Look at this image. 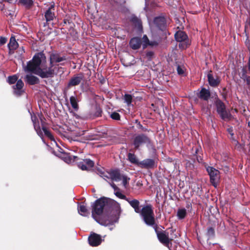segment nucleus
Returning a JSON list of instances; mask_svg holds the SVG:
<instances>
[{
  "label": "nucleus",
  "instance_id": "nucleus-1",
  "mask_svg": "<svg viewBox=\"0 0 250 250\" xmlns=\"http://www.w3.org/2000/svg\"><path fill=\"white\" fill-rule=\"evenodd\" d=\"M65 59L58 54H52L50 56V62H46V57L42 53L36 54L32 60L29 61L23 69L26 72H31L42 78L52 77L56 75L59 69L57 63L62 62Z\"/></svg>",
  "mask_w": 250,
  "mask_h": 250
},
{
  "label": "nucleus",
  "instance_id": "nucleus-2",
  "mask_svg": "<svg viewBox=\"0 0 250 250\" xmlns=\"http://www.w3.org/2000/svg\"><path fill=\"white\" fill-rule=\"evenodd\" d=\"M114 206L116 208V213L108 216V218L105 219L101 216L104 210L108 206L107 199L101 198L96 200L92 208V216L93 218L96 222L103 226H107L116 223L119 219L121 209L118 203L115 202Z\"/></svg>",
  "mask_w": 250,
  "mask_h": 250
},
{
  "label": "nucleus",
  "instance_id": "nucleus-3",
  "mask_svg": "<svg viewBox=\"0 0 250 250\" xmlns=\"http://www.w3.org/2000/svg\"><path fill=\"white\" fill-rule=\"evenodd\" d=\"M130 205L134 209L136 213H140L143 217L145 223L148 225L153 226L155 224V218L153 210L150 206H146L143 207L141 210L139 208V202L138 200L133 199L129 200L126 199Z\"/></svg>",
  "mask_w": 250,
  "mask_h": 250
},
{
  "label": "nucleus",
  "instance_id": "nucleus-4",
  "mask_svg": "<svg viewBox=\"0 0 250 250\" xmlns=\"http://www.w3.org/2000/svg\"><path fill=\"white\" fill-rule=\"evenodd\" d=\"M98 174L105 180L111 179L112 181L118 182L122 180V183L125 188H126L129 178L124 175L120 174L119 171L117 170H114L110 172L103 171L101 169H97Z\"/></svg>",
  "mask_w": 250,
  "mask_h": 250
},
{
  "label": "nucleus",
  "instance_id": "nucleus-5",
  "mask_svg": "<svg viewBox=\"0 0 250 250\" xmlns=\"http://www.w3.org/2000/svg\"><path fill=\"white\" fill-rule=\"evenodd\" d=\"M31 120L33 123L35 130H36L37 134L41 138L43 143H45L44 140L43 138V134L44 133L45 136H46L50 140L53 141L54 143L57 145V143L55 142L53 135L49 131V130H48L45 126L43 122V119L42 118V117H40V120L42 123V129L39 125V123L38 121V119L36 116H33L31 115Z\"/></svg>",
  "mask_w": 250,
  "mask_h": 250
},
{
  "label": "nucleus",
  "instance_id": "nucleus-6",
  "mask_svg": "<svg viewBox=\"0 0 250 250\" xmlns=\"http://www.w3.org/2000/svg\"><path fill=\"white\" fill-rule=\"evenodd\" d=\"M175 40L179 42V46L182 49H185L189 45V41L188 36L182 31H177L175 34Z\"/></svg>",
  "mask_w": 250,
  "mask_h": 250
},
{
  "label": "nucleus",
  "instance_id": "nucleus-7",
  "mask_svg": "<svg viewBox=\"0 0 250 250\" xmlns=\"http://www.w3.org/2000/svg\"><path fill=\"white\" fill-rule=\"evenodd\" d=\"M216 106L217 112L223 120H229L231 118V115L229 111L226 110L223 103L220 100L217 101Z\"/></svg>",
  "mask_w": 250,
  "mask_h": 250
},
{
  "label": "nucleus",
  "instance_id": "nucleus-8",
  "mask_svg": "<svg viewBox=\"0 0 250 250\" xmlns=\"http://www.w3.org/2000/svg\"><path fill=\"white\" fill-rule=\"evenodd\" d=\"M207 170L210 176L211 183L215 187H216L219 180V171L211 167H207Z\"/></svg>",
  "mask_w": 250,
  "mask_h": 250
},
{
  "label": "nucleus",
  "instance_id": "nucleus-9",
  "mask_svg": "<svg viewBox=\"0 0 250 250\" xmlns=\"http://www.w3.org/2000/svg\"><path fill=\"white\" fill-rule=\"evenodd\" d=\"M150 143V141L149 138L144 135H141L136 136L134 141V145L136 148H138L143 144H146L148 145Z\"/></svg>",
  "mask_w": 250,
  "mask_h": 250
},
{
  "label": "nucleus",
  "instance_id": "nucleus-10",
  "mask_svg": "<svg viewBox=\"0 0 250 250\" xmlns=\"http://www.w3.org/2000/svg\"><path fill=\"white\" fill-rule=\"evenodd\" d=\"M155 231L160 242L166 246H168L170 241L168 237V233L165 231H159L156 229Z\"/></svg>",
  "mask_w": 250,
  "mask_h": 250
},
{
  "label": "nucleus",
  "instance_id": "nucleus-11",
  "mask_svg": "<svg viewBox=\"0 0 250 250\" xmlns=\"http://www.w3.org/2000/svg\"><path fill=\"white\" fill-rule=\"evenodd\" d=\"M138 166L141 168H152L156 166V162L151 159H146L138 163Z\"/></svg>",
  "mask_w": 250,
  "mask_h": 250
},
{
  "label": "nucleus",
  "instance_id": "nucleus-12",
  "mask_svg": "<svg viewBox=\"0 0 250 250\" xmlns=\"http://www.w3.org/2000/svg\"><path fill=\"white\" fill-rule=\"evenodd\" d=\"M88 242L90 246H97L102 242V238L100 235L93 233L88 237Z\"/></svg>",
  "mask_w": 250,
  "mask_h": 250
},
{
  "label": "nucleus",
  "instance_id": "nucleus-13",
  "mask_svg": "<svg viewBox=\"0 0 250 250\" xmlns=\"http://www.w3.org/2000/svg\"><path fill=\"white\" fill-rule=\"evenodd\" d=\"M94 165V163L92 160L85 159L78 164V167L83 170H88L93 167Z\"/></svg>",
  "mask_w": 250,
  "mask_h": 250
},
{
  "label": "nucleus",
  "instance_id": "nucleus-14",
  "mask_svg": "<svg viewBox=\"0 0 250 250\" xmlns=\"http://www.w3.org/2000/svg\"><path fill=\"white\" fill-rule=\"evenodd\" d=\"M24 83L21 80H19L17 82L15 85L13 86L14 93L17 96L21 95L23 92L22 89Z\"/></svg>",
  "mask_w": 250,
  "mask_h": 250
},
{
  "label": "nucleus",
  "instance_id": "nucleus-15",
  "mask_svg": "<svg viewBox=\"0 0 250 250\" xmlns=\"http://www.w3.org/2000/svg\"><path fill=\"white\" fill-rule=\"evenodd\" d=\"M154 23L160 30H163L166 25L165 19L163 17H156L154 19Z\"/></svg>",
  "mask_w": 250,
  "mask_h": 250
},
{
  "label": "nucleus",
  "instance_id": "nucleus-16",
  "mask_svg": "<svg viewBox=\"0 0 250 250\" xmlns=\"http://www.w3.org/2000/svg\"><path fill=\"white\" fill-rule=\"evenodd\" d=\"M83 79V76L81 74L72 77L69 81L68 86H74L77 85L80 83L82 80Z\"/></svg>",
  "mask_w": 250,
  "mask_h": 250
},
{
  "label": "nucleus",
  "instance_id": "nucleus-17",
  "mask_svg": "<svg viewBox=\"0 0 250 250\" xmlns=\"http://www.w3.org/2000/svg\"><path fill=\"white\" fill-rule=\"evenodd\" d=\"M141 41L139 38H132L130 41V47L133 49H137L141 46Z\"/></svg>",
  "mask_w": 250,
  "mask_h": 250
},
{
  "label": "nucleus",
  "instance_id": "nucleus-18",
  "mask_svg": "<svg viewBox=\"0 0 250 250\" xmlns=\"http://www.w3.org/2000/svg\"><path fill=\"white\" fill-rule=\"evenodd\" d=\"M26 82L30 84H35L38 83L39 82V79L31 74H27L25 77Z\"/></svg>",
  "mask_w": 250,
  "mask_h": 250
},
{
  "label": "nucleus",
  "instance_id": "nucleus-19",
  "mask_svg": "<svg viewBox=\"0 0 250 250\" xmlns=\"http://www.w3.org/2000/svg\"><path fill=\"white\" fill-rule=\"evenodd\" d=\"M210 96V93L209 91L205 88H202L199 94V97L205 101L208 100Z\"/></svg>",
  "mask_w": 250,
  "mask_h": 250
},
{
  "label": "nucleus",
  "instance_id": "nucleus-20",
  "mask_svg": "<svg viewBox=\"0 0 250 250\" xmlns=\"http://www.w3.org/2000/svg\"><path fill=\"white\" fill-rule=\"evenodd\" d=\"M79 101L77 96H72L70 98V102L72 108L75 111H78L79 109V105L78 104Z\"/></svg>",
  "mask_w": 250,
  "mask_h": 250
},
{
  "label": "nucleus",
  "instance_id": "nucleus-21",
  "mask_svg": "<svg viewBox=\"0 0 250 250\" xmlns=\"http://www.w3.org/2000/svg\"><path fill=\"white\" fill-rule=\"evenodd\" d=\"M208 79L209 84L212 86H217L220 82V80L217 77L214 78L210 74L208 75Z\"/></svg>",
  "mask_w": 250,
  "mask_h": 250
},
{
  "label": "nucleus",
  "instance_id": "nucleus-22",
  "mask_svg": "<svg viewBox=\"0 0 250 250\" xmlns=\"http://www.w3.org/2000/svg\"><path fill=\"white\" fill-rule=\"evenodd\" d=\"M8 45L10 50H15L18 48V43L17 42L15 37H11L9 43H8Z\"/></svg>",
  "mask_w": 250,
  "mask_h": 250
},
{
  "label": "nucleus",
  "instance_id": "nucleus-23",
  "mask_svg": "<svg viewBox=\"0 0 250 250\" xmlns=\"http://www.w3.org/2000/svg\"><path fill=\"white\" fill-rule=\"evenodd\" d=\"M53 7L54 5H52L51 7H50L45 13V17L47 21H50L54 18V14L53 12L51 11V8Z\"/></svg>",
  "mask_w": 250,
  "mask_h": 250
},
{
  "label": "nucleus",
  "instance_id": "nucleus-24",
  "mask_svg": "<svg viewBox=\"0 0 250 250\" xmlns=\"http://www.w3.org/2000/svg\"><path fill=\"white\" fill-rule=\"evenodd\" d=\"M78 210L80 214L86 216L88 214L86 207L84 205H81L78 207Z\"/></svg>",
  "mask_w": 250,
  "mask_h": 250
},
{
  "label": "nucleus",
  "instance_id": "nucleus-25",
  "mask_svg": "<svg viewBox=\"0 0 250 250\" xmlns=\"http://www.w3.org/2000/svg\"><path fill=\"white\" fill-rule=\"evenodd\" d=\"M77 158L78 157L77 156H73L72 157L68 154H65L63 157L64 161L68 164L74 162Z\"/></svg>",
  "mask_w": 250,
  "mask_h": 250
},
{
  "label": "nucleus",
  "instance_id": "nucleus-26",
  "mask_svg": "<svg viewBox=\"0 0 250 250\" xmlns=\"http://www.w3.org/2000/svg\"><path fill=\"white\" fill-rule=\"evenodd\" d=\"M142 42H141V44L142 43L143 47L144 48H146L148 45H152V43H150L148 39L147 38L146 35H144L142 39Z\"/></svg>",
  "mask_w": 250,
  "mask_h": 250
},
{
  "label": "nucleus",
  "instance_id": "nucleus-27",
  "mask_svg": "<svg viewBox=\"0 0 250 250\" xmlns=\"http://www.w3.org/2000/svg\"><path fill=\"white\" fill-rule=\"evenodd\" d=\"M187 214V211L185 208L179 209L177 211V216L179 219H182L185 218Z\"/></svg>",
  "mask_w": 250,
  "mask_h": 250
},
{
  "label": "nucleus",
  "instance_id": "nucleus-28",
  "mask_svg": "<svg viewBox=\"0 0 250 250\" xmlns=\"http://www.w3.org/2000/svg\"><path fill=\"white\" fill-rule=\"evenodd\" d=\"M128 158L131 163L137 164L138 166V163L139 162H138L137 159L134 154L129 153L128 155Z\"/></svg>",
  "mask_w": 250,
  "mask_h": 250
},
{
  "label": "nucleus",
  "instance_id": "nucleus-29",
  "mask_svg": "<svg viewBox=\"0 0 250 250\" xmlns=\"http://www.w3.org/2000/svg\"><path fill=\"white\" fill-rule=\"evenodd\" d=\"M20 2L28 8L31 7L33 3V0H20Z\"/></svg>",
  "mask_w": 250,
  "mask_h": 250
},
{
  "label": "nucleus",
  "instance_id": "nucleus-30",
  "mask_svg": "<svg viewBox=\"0 0 250 250\" xmlns=\"http://www.w3.org/2000/svg\"><path fill=\"white\" fill-rule=\"evenodd\" d=\"M132 21L135 23V26L138 27L139 30H142V22L141 21L136 17L133 18Z\"/></svg>",
  "mask_w": 250,
  "mask_h": 250
},
{
  "label": "nucleus",
  "instance_id": "nucleus-31",
  "mask_svg": "<svg viewBox=\"0 0 250 250\" xmlns=\"http://www.w3.org/2000/svg\"><path fill=\"white\" fill-rule=\"evenodd\" d=\"M124 100L127 104L129 105L132 102V96L130 94H125L124 96Z\"/></svg>",
  "mask_w": 250,
  "mask_h": 250
},
{
  "label": "nucleus",
  "instance_id": "nucleus-32",
  "mask_svg": "<svg viewBox=\"0 0 250 250\" xmlns=\"http://www.w3.org/2000/svg\"><path fill=\"white\" fill-rule=\"evenodd\" d=\"M18 80V77L16 75H13L12 76H9L8 78L7 81L10 84H13L15 82H16Z\"/></svg>",
  "mask_w": 250,
  "mask_h": 250
},
{
  "label": "nucleus",
  "instance_id": "nucleus-33",
  "mask_svg": "<svg viewBox=\"0 0 250 250\" xmlns=\"http://www.w3.org/2000/svg\"><path fill=\"white\" fill-rule=\"evenodd\" d=\"M110 117H111V118L112 119H114V120H119L120 118V114L118 113H117V112H113V113H112L111 114Z\"/></svg>",
  "mask_w": 250,
  "mask_h": 250
},
{
  "label": "nucleus",
  "instance_id": "nucleus-34",
  "mask_svg": "<svg viewBox=\"0 0 250 250\" xmlns=\"http://www.w3.org/2000/svg\"><path fill=\"white\" fill-rule=\"evenodd\" d=\"M115 194L116 195V196H117L118 197H119L120 199H125V200L127 199L126 198V197L125 195H124L121 192H120L118 191H115Z\"/></svg>",
  "mask_w": 250,
  "mask_h": 250
},
{
  "label": "nucleus",
  "instance_id": "nucleus-35",
  "mask_svg": "<svg viewBox=\"0 0 250 250\" xmlns=\"http://www.w3.org/2000/svg\"><path fill=\"white\" fill-rule=\"evenodd\" d=\"M214 234V229L212 228H209L208 229L207 235L209 236H213Z\"/></svg>",
  "mask_w": 250,
  "mask_h": 250
},
{
  "label": "nucleus",
  "instance_id": "nucleus-36",
  "mask_svg": "<svg viewBox=\"0 0 250 250\" xmlns=\"http://www.w3.org/2000/svg\"><path fill=\"white\" fill-rule=\"evenodd\" d=\"M177 70L178 74L179 75H183L184 74V70L183 68L181 67L180 66H178L177 68Z\"/></svg>",
  "mask_w": 250,
  "mask_h": 250
},
{
  "label": "nucleus",
  "instance_id": "nucleus-37",
  "mask_svg": "<svg viewBox=\"0 0 250 250\" xmlns=\"http://www.w3.org/2000/svg\"><path fill=\"white\" fill-rule=\"evenodd\" d=\"M6 42V39L3 37H0V44H3Z\"/></svg>",
  "mask_w": 250,
  "mask_h": 250
},
{
  "label": "nucleus",
  "instance_id": "nucleus-38",
  "mask_svg": "<svg viewBox=\"0 0 250 250\" xmlns=\"http://www.w3.org/2000/svg\"><path fill=\"white\" fill-rule=\"evenodd\" d=\"M110 185L114 189L115 191H116V190L118 189V188L116 187V186L114 183H111Z\"/></svg>",
  "mask_w": 250,
  "mask_h": 250
},
{
  "label": "nucleus",
  "instance_id": "nucleus-39",
  "mask_svg": "<svg viewBox=\"0 0 250 250\" xmlns=\"http://www.w3.org/2000/svg\"><path fill=\"white\" fill-rule=\"evenodd\" d=\"M96 108L98 109V112L96 114V116H99V115L101 113V110H100V109L99 108H98L97 106L96 107Z\"/></svg>",
  "mask_w": 250,
  "mask_h": 250
},
{
  "label": "nucleus",
  "instance_id": "nucleus-40",
  "mask_svg": "<svg viewBox=\"0 0 250 250\" xmlns=\"http://www.w3.org/2000/svg\"><path fill=\"white\" fill-rule=\"evenodd\" d=\"M228 131L230 133L231 136H232L233 135V133H232V129L231 128H229L228 129Z\"/></svg>",
  "mask_w": 250,
  "mask_h": 250
},
{
  "label": "nucleus",
  "instance_id": "nucleus-41",
  "mask_svg": "<svg viewBox=\"0 0 250 250\" xmlns=\"http://www.w3.org/2000/svg\"><path fill=\"white\" fill-rule=\"evenodd\" d=\"M74 115L75 116V117L77 118V119H78L79 118V116L77 115V114H74Z\"/></svg>",
  "mask_w": 250,
  "mask_h": 250
},
{
  "label": "nucleus",
  "instance_id": "nucleus-42",
  "mask_svg": "<svg viewBox=\"0 0 250 250\" xmlns=\"http://www.w3.org/2000/svg\"><path fill=\"white\" fill-rule=\"evenodd\" d=\"M152 53L151 52H148V53H147V55H150H150H152Z\"/></svg>",
  "mask_w": 250,
  "mask_h": 250
}]
</instances>
